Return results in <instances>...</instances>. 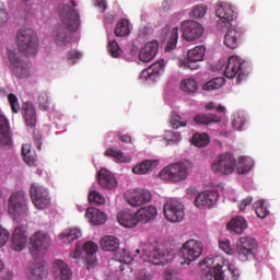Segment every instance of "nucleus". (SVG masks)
Listing matches in <instances>:
<instances>
[{"mask_svg": "<svg viewBox=\"0 0 280 280\" xmlns=\"http://www.w3.org/2000/svg\"><path fill=\"white\" fill-rule=\"evenodd\" d=\"M83 248L84 243L77 242L75 248L70 252V259H80V257H82Z\"/></svg>", "mask_w": 280, "mask_h": 280, "instance_id": "obj_54", "label": "nucleus"}, {"mask_svg": "<svg viewBox=\"0 0 280 280\" xmlns=\"http://www.w3.org/2000/svg\"><path fill=\"white\" fill-rule=\"evenodd\" d=\"M9 104L13 113H19L21 110V105L19 104V98L14 94L8 95Z\"/></svg>", "mask_w": 280, "mask_h": 280, "instance_id": "obj_56", "label": "nucleus"}, {"mask_svg": "<svg viewBox=\"0 0 280 280\" xmlns=\"http://www.w3.org/2000/svg\"><path fill=\"white\" fill-rule=\"evenodd\" d=\"M108 52L110 54L112 58H119L121 56L122 51L119 47V44L115 40H109L107 45Z\"/></svg>", "mask_w": 280, "mask_h": 280, "instance_id": "obj_51", "label": "nucleus"}, {"mask_svg": "<svg viewBox=\"0 0 280 280\" xmlns=\"http://www.w3.org/2000/svg\"><path fill=\"white\" fill-rule=\"evenodd\" d=\"M159 54V42L152 40L147 43L139 51V60L140 62H151L156 58Z\"/></svg>", "mask_w": 280, "mask_h": 280, "instance_id": "obj_25", "label": "nucleus"}, {"mask_svg": "<svg viewBox=\"0 0 280 280\" xmlns=\"http://www.w3.org/2000/svg\"><path fill=\"white\" fill-rule=\"evenodd\" d=\"M224 75L229 80L236 79V83L240 84L246 78V61L242 57L233 55L226 60L224 68Z\"/></svg>", "mask_w": 280, "mask_h": 280, "instance_id": "obj_9", "label": "nucleus"}, {"mask_svg": "<svg viewBox=\"0 0 280 280\" xmlns=\"http://www.w3.org/2000/svg\"><path fill=\"white\" fill-rule=\"evenodd\" d=\"M83 250L86 255L85 261L88 266V270H91L92 268H95L97 266V252L100 250V246L97 243L93 241H88L83 244Z\"/></svg>", "mask_w": 280, "mask_h": 280, "instance_id": "obj_24", "label": "nucleus"}, {"mask_svg": "<svg viewBox=\"0 0 280 280\" xmlns=\"http://www.w3.org/2000/svg\"><path fill=\"white\" fill-rule=\"evenodd\" d=\"M136 279L137 280H152V279H154V275H152V272H150L145 269H141L136 275Z\"/></svg>", "mask_w": 280, "mask_h": 280, "instance_id": "obj_58", "label": "nucleus"}, {"mask_svg": "<svg viewBox=\"0 0 280 280\" xmlns=\"http://www.w3.org/2000/svg\"><path fill=\"white\" fill-rule=\"evenodd\" d=\"M254 209L257 214V218H260V220H264L265 218H268V214L270 213L268 211V206H266V200H258L254 203Z\"/></svg>", "mask_w": 280, "mask_h": 280, "instance_id": "obj_46", "label": "nucleus"}, {"mask_svg": "<svg viewBox=\"0 0 280 280\" xmlns=\"http://www.w3.org/2000/svg\"><path fill=\"white\" fill-rule=\"evenodd\" d=\"M51 247V235L44 231L35 232L28 238V252L33 259H42Z\"/></svg>", "mask_w": 280, "mask_h": 280, "instance_id": "obj_4", "label": "nucleus"}, {"mask_svg": "<svg viewBox=\"0 0 280 280\" xmlns=\"http://www.w3.org/2000/svg\"><path fill=\"white\" fill-rule=\"evenodd\" d=\"M224 78L217 77L203 84L202 89L203 91H218V89H222V86H224Z\"/></svg>", "mask_w": 280, "mask_h": 280, "instance_id": "obj_45", "label": "nucleus"}, {"mask_svg": "<svg viewBox=\"0 0 280 280\" xmlns=\"http://www.w3.org/2000/svg\"><path fill=\"white\" fill-rule=\"evenodd\" d=\"M10 69L16 78H30V62L16 50L8 49Z\"/></svg>", "mask_w": 280, "mask_h": 280, "instance_id": "obj_12", "label": "nucleus"}, {"mask_svg": "<svg viewBox=\"0 0 280 280\" xmlns=\"http://www.w3.org/2000/svg\"><path fill=\"white\" fill-rule=\"evenodd\" d=\"M49 93L47 92H42L38 96V104H39V108L42 110H47L49 108Z\"/></svg>", "mask_w": 280, "mask_h": 280, "instance_id": "obj_53", "label": "nucleus"}, {"mask_svg": "<svg viewBox=\"0 0 280 280\" xmlns=\"http://www.w3.org/2000/svg\"><path fill=\"white\" fill-rule=\"evenodd\" d=\"M206 110H213V108H217L218 113H226V107H224L223 105H217L213 102H210L208 104L205 105Z\"/></svg>", "mask_w": 280, "mask_h": 280, "instance_id": "obj_61", "label": "nucleus"}, {"mask_svg": "<svg viewBox=\"0 0 280 280\" xmlns=\"http://www.w3.org/2000/svg\"><path fill=\"white\" fill-rule=\"evenodd\" d=\"M118 260H115L114 264L115 266H118L120 272H132V267L130 264L133 261V257L130 254V252L126 249H121L117 255H116Z\"/></svg>", "mask_w": 280, "mask_h": 280, "instance_id": "obj_26", "label": "nucleus"}, {"mask_svg": "<svg viewBox=\"0 0 280 280\" xmlns=\"http://www.w3.org/2000/svg\"><path fill=\"white\" fill-rule=\"evenodd\" d=\"M22 158L30 167H34V165H36V153L32 151V145L23 144Z\"/></svg>", "mask_w": 280, "mask_h": 280, "instance_id": "obj_42", "label": "nucleus"}, {"mask_svg": "<svg viewBox=\"0 0 280 280\" xmlns=\"http://www.w3.org/2000/svg\"><path fill=\"white\" fill-rule=\"evenodd\" d=\"M246 124V116L244 114H235L232 126L235 128V130H243L244 125Z\"/></svg>", "mask_w": 280, "mask_h": 280, "instance_id": "obj_52", "label": "nucleus"}, {"mask_svg": "<svg viewBox=\"0 0 280 280\" xmlns=\"http://www.w3.org/2000/svg\"><path fill=\"white\" fill-rule=\"evenodd\" d=\"M228 32L224 36V45L229 49H237L240 47V40H242V28L237 26L229 25Z\"/></svg>", "mask_w": 280, "mask_h": 280, "instance_id": "obj_23", "label": "nucleus"}, {"mask_svg": "<svg viewBox=\"0 0 280 280\" xmlns=\"http://www.w3.org/2000/svg\"><path fill=\"white\" fill-rule=\"evenodd\" d=\"M164 139L168 144L174 145V143H179L183 137L180 136V132L168 130L164 132Z\"/></svg>", "mask_w": 280, "mask_h": 280, "instance_id": "obj_50", "label": "nucleus"}, {"mask_svg": "<svg viewBox=\"0 0 280 280\" xmlns=\"http://www.w3.org/2000/svg\"><path fill=\"white\" fill-rule=\"evenodd\" d=\"M202 255V243L196 240L185 242L179 248V259L182 266H190Z\"/></svg>", "mask_w": 280, "mask_h": 280, "instance_id": "obj_8", "label": "nucleus"}, {"mask_svg": "<svg viewBox=\"0 0 280 280\" xmlns=\"http://www.w3.org/2000/svg\"><path fill=\"white\" fill-rule=\"evenodd\" d=\"M163 34H166V37L168 38L165 50L173 51V49H176V45H178V26L171 30L164 28Z\"/></svg>", "mask_w": 280, "mask_h": 280, "instance_id": "obj_37", "label": "nucleus"}, {"mask_svg": "<svg viewBox=\"0 0 280 280\" xmlns=\"http://www.w3.org/2000/svg\"><path fill=\"white\" fill-rule=\"evenodd\" d=\"M52 277L55 280H73V270L66 261L57 259L52 264Z\"/></svg>", "mask_w": 280, "mask_h": 280, "instance_id": "obj_20", "label": "nucleus"}, {"mask_svg": "<svg viewBox=\"0 0 280 280\" xmlns=\"http://www.w3.org/2000/svg\"><path fill=\"white\" fill-rule=\"evenodd\" d=\"M105 156L114 159L116 163H130V156H126L121 150L115 147L108 148L105 151Z\"/></svg>", "mask_w": 280, "mask_h": 280, "instance_id": "obj_39", "label": "nucleus"}, {"mask_svg": "<svg viewBox=\"0 0 280 280\" xmlns=\"http://www.w3.org/2000/svg\"><path fill=\"white\" fill-rule=\"evenodd\" d=\"M248 229V223L244 217H235L228 223V231H233L237 235H242Z\"/></svg>", "mask_w": 280, "mask_h": 280, "instance_id": "obj_35", "label": "nucleus"}, {"mask_svg": "<svg viewBox=\"0 0 280 280\" xmlns=\"http://www.w3.org/2000/svg\"><path fill=\"white\" fill-rule=\"evenodd\" d=\"M141 252L143 261H148V264H154L156 266L161 264H170V261H173L174 257H176L174 250L161 252L156 245H145Z\"/></svg>", "mask_w": 280, "mask_h": 280, "instance_id": "obj_6", "label": "nucleus"}, {"mask_svg": "<svg viewBox=\"0 0 280 280\" xmlns=\"http://www.w3.org/2000/svg\"><path fill=\"white\" fill-rule=\"evenodd\" d=\"M214 71H222V69H226V60L219 59L213 66Z\"/></svg>", "mask_w": 280, "mask_h": 280, "instance_id": "obj_64", "label": "nucleus"}, {"mask_svg": "<svg viewBox=\"0 0 280 280\" xmlns=\"http://www.w3.org/2000/svg\"><path fill=\"white\" fill-rule=\"evenodd\" d=\"M237 159L233 153H221L212 162L211 170L220 176H231L235 172Z\"/></svg>", "mask_w": 280, "mask_h": 280, "instance_id": "obj_7", "label": "nucleus"}, {"mask_svg": "<svg viewBox=\"0 0 280 280\" xmlns=\"http://www.w3.org/2000/svg\"><path fill=\"white\" fill-rule=\"evenodd\" d=\"M59 16L62 25L55 27L52 38L58 47H67L71 43L69 32H75L80 27V15L73 8L65 4L59 9Z\"/></svg>", "mask_w": 280, "mask_h": 280, "instance_id": "obj_1", "label": "nucleus"}, {"mask_svg": "<svg viewBox=\"0 0 280 280\" xmlns=\"http://www.w3.org/2000/svg\"><path fill=\"white\" fill-rule=\"evenodd\" d=\"M11 248L16 253L27 248V225H19L14 229L11 237Z\"/></svg>", "mask_w": 280, "mask_h": 280, "instance_id": "obj_19", "label": "nucleus"}, {"mask_svg": "<svg viewBox=\"0 0 280 280\" xmlns=\"http://www.w3.org/2000/svg\"><path fill=\"white\" fill-rule=\"evenodd\" d=\"M80 237H82V230H80V228H69L59 234V240L63 244H71V242H75V240H80Z\"/></svg>", "mask_w": 280, "mask_h": 280, "instance_id": "obj_34", "label": "nucleus"}, {"mask_svg": "<svg viewBox=\"0 0 280 280\" xmlns=\"http://www.w3.org/2000/svg\"><path fill=\"white\" fill-rule=\"evenodd\" d=\"M101 248L108 253H115L119 248V238L113 235H107L101 238Z\"/></svg>", "mask_w": 280, "mask_h": 280, "instance_id": "obj_38", "label": "nucleus"}, {"mask_svg": "<svg viewBox=\"0 0 280 280\" xmlns=\"http://www.w3.org/2000/svg\"><path fill=\"white\" fill-rule=\"evenodd\" d=\"M9 16H8V11H5V4L0 2V27H3L5 23H8Z\"/></svg>", "mask_w": 280, "mask_h": 280, "instance_id": "obj_59", "label": "nucleus"}, {"mask_svg": "<svg viewBox=\"0 0 280 280\" xmlns=\"http://www.w3.org/2000/svg\"><path fill=\"white\" fill-rule=\"evenodd\" d=\"M182 36L187 43H194L195 40H200L202 34H205V27L202 24L194 20L183 21L180 24Z\"/></svg>", "mask_w": 280, "mask_h": 280, "instance_id": "obj_16", "label": "nucleus"}, {"mask_svg": "<svg viewBox=\"0 0 280 280\" xmlns=\"http://www.w3.org/2000/svg\"><path fill=\"white\" fill-rule=\"evenodd\" d=\"M22 115L27 128L36 126V108L32 102L23 103Z\"/></svg>", "mask_w": 280, "mask_h": 280, "instance_id": "obj_30", "label": "nucleus"}, {"mask_svg": "<svg viewBox=\"0 0 280 280\" xmlns=\"http://www.w3.org/2000/svg\"><path fill=\"white\" fill-rule=\"evenodd\" d=\"M179 89L183 93L194 95V93H197L198 91V82L194 78H186L182 80Z\"/></svg>", "mask_w": 280, "mask_h": 280, "instance_id": "obj_41", "label": "nucleus"}, {"mask_svg": "<svg viewBox=\"0 0 280 280\" xmlns=\"http://www.w3.org/2000/svg\"><path fill=\"white\" fill-rule=\"evenodd\" d=\"M159 165L156 160H144L132 168L133 174L143 175L152 172Z\"/></svg>", "mask_w": 280, "mask_h": 280, "instance_id": "obj_36", "label": "nucleus"}, {"mask_svg": "<svg viewBox=\"0 0 280 280\" xmlns=\"http://www.w3.org/2000/svg\"><path fill=\"white\" fill-rule=\"evenodd\" d=\"M207 48L205 46H196L195 48L188 50L186 59L179 60V67L196 71V69H198V62H202V60H205Z\"/></svg>", "mask_w": 280, "mask_h": 280, "instance_id": "obj_17", "label": "nucleus"}, {"mask_svg": "<svg viewBox=\"0 0 280 280\" xmlns=\"http://www.w3.org/2000/svg\"><path fill=\"white\" fill-rule=\"evenodd\" d=\"M220 198V194L215 190H206L197 195L195 199V207L198 209H202L207 207L210 209V207H213L218 202V199Z\"/></svg>", "mask_w": 280, "mask_h": 280, "instance_id": "obj_21", "label": "nucleus"}, {"mask_svg": "<svg viewBox=\"0 0 280 280\" xmlns=\"http://www.w3.org/2000/svg\"><path fill=\"white\" fill-rule=\"evenodd\" d=\"M257 253V241L250 236L241 237L236 243V257L240 261H248Z\"/></svg>", "mask_w": 280, "mask_h": 280, "instance_id": "obj_14", "label": "nucleus"}, {"mask_svg": "<svg viewBox=\"0 0 280 280\" xmlns=\"http://www.w3.org/2000/svg\"><path fill=\"white\" fill-rule=\"evenodd\" d=\"M125 200L130 207H143L152 202V191L145 188L129 189L125 192Z\"/></svg>", "mask_w": 280, "mask_h": 280, "instance_id": "obj_15", "label": "nucleus"}, {"mask_svg": "<svg viewBox=\"0 0 280 280\" xmlns=\"http://www.w3.org/2000/svg\"><path fill=\"white\" fill-rule=\"evenodd\" d=\"M128 60H130L131 62H137V60H139V48L135 46L131 48Z\"/></svg>", "mask_w": 280, "mask_h": 280, "instance_id": "obj_62", "label": "nucleus"}, {"mask_svg": "<svg viewBox=\"0 0 280 280\" xmlns=\"http://www.w3.org/2000/svg\"><path fill=\"white\" fill-rule=\"evenodd\" d=\"M159 215V210L156 206H147L138 209L136 211V219L139 224H150V222H154Z\"/></svg>", "mask_w": 280, "mask_h": 280, "instance_id": "obj_22", "label": "nucleus"}, {"mask_svg": "<svg viewBox=\"0 0 280 280\" xmlns=\"http://www.w3.org/2000/svg\"><path fill=\"white\" fill-rule=\"evenodd\" d=\"M255 167V160L250 156H241L236 160L235 170L236 174L244 175Z\"/></svg>", "mask_w": 280, "mask_h": 280, "instance_id": "obj_32", "label": "nucleus"}, {"mask_svg": "<svg viewBox=\"0 0 280 280\" xmlns=\"http://www.w3.org/2000/svg\"><path fill=\"white\" fill-rule=\"evenodd\" d=\"M85 218L90 224H95L96 226H100V224H104L106 222V213L96 208H88Z\"/></svg>", "mask_w": 280, "mask_h": 280, "instance_id": "obj_33", "label": "nucleus"}, {"mask_svg": "<svg viewBox=\"0 0 280 280\" xmlns=\"http://www.w3.org/2000/svg\"><path fill=\"white\" fill-rule=\"evenodd\" d=\"M82 58V52L72 50L68 54V63L75 65Z\"/></svg>", "mask_w": 280, "mask_h": 280, "instance_id": "obj_60", "label": "nucleus"}, {"mask_svg": "<svg viewBox=\"0 0 280 280\" xmlns=\"http://www.w3.org/2000/svg\"><path fill=\"white\" fill-rule=\"evenodd\" d=\"M211 143V138L208 133H195L191 138V144L196 148H207Z\"/></svg>", "mask_w": 280, "mask_h": 280, "instance_id": "obj_44", "label": "nucleus"}, {"mask_svg": "<svg viewBox=\"0 0 280 280\" xmlns=\"http://www.w3.org/2000/svg\"><path fill=\"white\" fill-rule=\"evenodd\" d=\"M0 145L3 148H12V138L10 137V122L3 115H0Z\"/></svg>", "mask_w": 280, "mask_h": 280, "instance_id": "obj_29", "label": "nucleus"}, {"mask_svg": "<svg viewBox=\"0 0 280 280\" xmlns=\"http://www.w3.org/2000/svg\"><path fill=\"white\" fill-rule=\"evenodd\" d=\"M219 248L225 253V255H235V250L231 248V241H219Z\"/></svg>", "mask_w": 280, "mask_h": 280, "instance_id": "obj_55", "label": "nucleus"}, {"mask_svg": "<svg viewBox=\"0 0 280 280\" xmlns=\"http://www.w3.org/2000/svg\"><path fill=\"white\" fill-rule=\"evenodd\" d=\"M163 211L164 218L173 224L183 222L185 218V205L180 199L172 198L166 200Z\"/></svg>", "mask_w": 280, "mask_h": 280, "instance_id": "obj_11", "label": "nucleus"}, {"mask_svg": "<svg viewBox=\"0 0 280 280\" xmlns=\"http://www.w3.org/2000/svg\"><path fill=\"white\" fill-rule=\"evenodd\" d=\"M189 14L192 19H205V14H207V5L197 4L192 7Z\"/></svg>", "mask_w": 280, "mask_h": 280, "instance_id": "obj_49", "label": "nucleus"}, {"mask_svg": "<svg viewBox=\"0 0 280 280\" xmlns=\"http://www.w3.org/2000/svg\"><path fill=\"white\" fill-rule=\"evenodd\" d=\"M16 44L24 56L38 54V36L32 28L21 30L16 35Z\"/></svg>", "mask_w": 280, "mask_h": 280, "instance_id": "obj_5", "label": "nucleus"}, {"mask_svg": "<svg viewBox=\"0 0 280 280\" xmlns=\"http://www.w3.org/2000/svg\"><path fill=\"white\" fill-rule=\"evenodd\" d=\"M165 73V60L161 59L149 68L142 70L139 80L142 82H156Z\"/></svg>", "mask_w": 280, "mask_h": 280, "instance_id": "obj_18", "label": "nucleus"}, {"mask_svg": "<svg viewBox=\"0 0 280 280\" xmlns=\"http://www.w3.org/2000/svg\"><path fill=\"white\" fill-rule=\"evenodd\" d=\"M170 124H171V128H174V129L185 128V126H187V120L180 117L178 113L173 112L171 115Z\"/></svg>", "mask_w": 280, "mask_h": 280, "instance_id": "obj_47", "label": "nucleus"}, {"mask_svg": "<svg viewBox=\"0 0 280 280\" xmlns=\"http://www.w3.org/2000/svg\"><path fill=\"white\" fill-rule=\"evenodd\" d=\"M221 120L222 117L215 114H199L195 117L196 124H201L205 126H211L212 124H218Z\"/></svg>", "mask_w": 280, "mask_h": 280, "instance_id": "obj_40", "label": "nucleus"}, {"mask_svg": "<svg viewBox=\"0 0 280 280\" xmlns=\"http://www.w3.org/2000/svg\"><path fill=\"white\" fill-rule=\"evenodd\" d=\"M88 198H89V201L94 202V205H104V202H106V199L104 198V196L98 191H96L95 186H92L90 188Z\"/></svg>", "mask_w": 280, "mask_h": 280, "instance_id": "obj_48", "label": "nucleus"}, {"mask_svg": "<svg viewBox=\"0 0 280 280\" xmlns=\"http://www.w3.org/2000/svg\"><path fill=\"white\" fill-rule=\"evenodd\" d=\"M250 205H253V197H247L238 205V209L240 211H246V207H250Z\"/></svg>", "mask_w": 280, "mask_h": 280, "instance_id": "obj_63", "label": "nucleus"}, {"mask_svg": "<svg viewBox=\"0 0 280 280\" xmlns=\"http://www.w3.org/2000/svg\"><path fill=\"white\" fill-rule=\"evenodd\" d=\"M26 277L28 280H43L47 277L45 265L43 262L31 264L26 270Z\"/></svg>", "mask_w": 280, "mask_h": 280, "instance_id": "obj_31", "label": "nucleus"}, {"mask_svg": "<svg viewBox=\"0 0 280 280\" xmlns=\"http://www.w3.org/2000/svg\"><path fill=\"white\" fill-rule=\"evenodd\" d=\"M191 167L189 161L173 163L160 171L159 178L166 180V183H183L191 174Z\"/></svg>", "mask_w": 280, "mask_h": 280, "instance_id": "obj_2", "label": "nucleus"}, {"mask_svg": "<svg viewBox=\"0 0 280 280\" xmlns=\"http://www.w3.org/2000/svg\"><path fill=\"white\" fill-rule=\"evenodd\" d=\"M8 242H10V232L0 225V248H3Z\"/></svg>", "mask_w": 280, "mask_h": 280, "instance_id": "obj_57", "label": "nucleus"}, {"mask_svg": "<svg viewBox=\"0 0 280 280\" xmlns=\"http://www.w3.org/2000/svg\"><path fill=\"white\" fill-rule=\"evenodd\" d=\"M8 213L12 220L19 221L27 218L30 213V199L27 192L18 190L10 195L8 199Z\"/></svg>", "mask_w": 280, "mask_h": 280, "instance_id": "obj_3", "label": "nucleus"}, {"mask_svg": "<svg viewBox=\"0 0 280 280\" xmlns=\"http://www.w3.org/2000/svg\"><path fill=\"white\" fill-rule=\"evenodd\" d=\"M31 200L39 211L47 209L51 202V197L49 196V190L37 183H33L30 187Z\"/></svg>", "mask_w": 280, "mask_h": 280, "instance_id": "obj_13", "label": "nucleus"}, {"mask_svg": "<svg viewBox=\"0 0 280 280\" xmlns=\"http://www.w3.org/2000/svg\"><path fill=\"white\" fill-rule=\"evenodd\" d=\"M215 16L219 19L217 21V27L221 32H224L232 21L237 19V13L235 12V7L229 2H219L215 8Z\"/></svg>", "mask_w": 280, "mask_h": 280, "instance_id": "obj_10", "label": "nucleus"}, {"mask_svg": "<svg viewBox=\"0 0 280 280\" xmlns=\"http://www.w3.org/2000/svg\"><path fill=\"white\" fill-rule=\"evenodd\" d=\"M131 30L130 21L122 19L116 24L115 35L118 37L130 36Z\"/></svg>", "mask_w": 280, "mask_h": 280, "instance_id": "obj_43", "label": "nucleus"}, {"mask_svg": "<svg viewBox=\"0 0 280 280\" xmlns=\"http://www.w3.org/2000/svg\"><path fill=\"white\" fill-rule=\"evenodd\" d=\"M97 180L101 187L104 189H115V187H117V178L110 171L106 168H101L98 171Z\"/></svg>", "mask_w": 280, "mask_h": 280, "instance_id": "obj_28", "label": "nucleus"}, {"mask_svg": "<svg viewBox=\"0 0 280 280\" xmlns=\"http://www.w3.org/2000/svg\"><path fill=\"white\" fill-rule=\"evenodd\" d=\"M116 220L120 226L125 229H135L137 226V212H132L130 210H120L117 213Z\"/></svg>", "mask_w": 280, "mask_h": 280, "instance_id": "obj_27", "label": "nucleus"}]
</instances>
